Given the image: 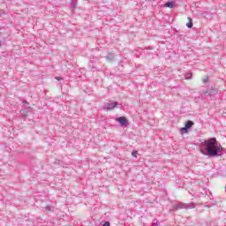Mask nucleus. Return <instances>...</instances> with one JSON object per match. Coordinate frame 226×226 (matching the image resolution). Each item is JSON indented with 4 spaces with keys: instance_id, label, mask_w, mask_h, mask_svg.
<instances>
[{
    "instance_id": "f257e3e1",
    "label": "nucleus",
    "mask_w": 226,
    "mask_h": 226,
    "mask_svg": "<svg viewBox=\"0 0 226 226\" xmlns=\"http://www.w3.org/2000/svg\"><path fill=\"white\" fill-rule=\"evenodd\" d=\"M201 146L205 147L208 156H218V154L222 153V150L223 149L222 145H220V143H218L216 140V138L206 139L203 143H201Z\"/></svg>"
},
{
    "instance_id": "f03ea898",
    "label": "nucleus",
    "mask_w": 226,
    "mask_h": 226,
    "mask_svg": "<svg viewBox=\"0 0 226 226\" xmlns=\"http://www.w3.org/2000/svg\"><path fill=\"white\" fill-rule=\"evenodd\" d=\"M117 121L122 125V126H125L126 124H128V120L126 119V117H120L117 118Z\"/></svg>"
},
{
    "instance_id": "7ed1b4c3",
    "label": "nucleus",
    "mask_w": 226,
    "mask_h": 226,
    "mask_svg": "<svg viewBox=\"0 0 226 226\" xmlns=\"http://www.w3.org/2000/svg\"><path fill=\"white\" fill-rule=\"evenodd\" d=\"M117 107V102L109 103L107 106L108 110H112V109H116Z\"/></svg>"
},
{
    "instance_id": "20e7f679",
    "label": "nucleus",
    "mask_w": 226,
    "mask_h": 226,
    "mask_svg": "<svg viewBox=\"0 0 226 226\" xmlns=\"http://www.w3.org/2000/svg\"><path fill=\"white\" fill-rule=\"evenodd\" d=\"M173 6H175L174 2H167V3L165 4V7H166V8H172Z\"/></svg>"
},
{
    "instance_id": "39448f33",
    "label": "nucleus",
    "mask_w": 226,
    "mask_h": 226,
    "mask_svg": "<svg viewBox=\"0 0 226 226\" xmlns=\"http://www.w3.org/2000/svg\"><path fill=\"white\" fill-rule=\"evenodd\" d=\"M189 22L186 24V26L191 29V27H193V23L192 22V18H188Z\"/></svg>"
},
{
    "instance_id": "423d86ee",
    "label": "nucleus",
    "mask_w": 226,
    "mask_h": 226,
    "mask_svg": "<svg viewBox=\"0 0 226 226\" xmlns=\"http://www.w3.org/2000/svg\"><path fill=\"white\" fill-rule=\"evenodd\" d=\"M192 126H193V122L192 121H188L185 124V127H187V129L191 128Z\"/></svg>"
},
{
    "instance_id": "0eeeda50",
    "label": "nucleus",
    "mask_w": 226,
    "mask_h": 226,
    "mask_svg": "<svg viewBox=\"0 0 226 226\" xmlns=\"http://www.w3.org/2000/svg\"><path fill=\"white\" fill-rule=\"evenodd\" d=\"M181 133H188V128L187 127H184L180 129Z\"/></svg>"
},
{
    "instance_id": "6e6552de",
    "label": "nucleus",
    "mask_w": 226,
    "mask_h": 226,
    "mask_svg": "<svg viewBox=\"0 0 226 226\" xmlns=\"http://www.w3.org/2000/svg\"><path fill=\"white\" fill-rule=\"evenodd\" d=\"M132 156H134L135 158H137V152H132Z\"/></svg>"
},
{
    "instance_id": "1a4fd4ad",
    "label": "nucleus",
    "mask_w": 226,
    "mask_h": 226,
    "mask_svg": "<svg viewBox=\"0 0 226 226\" xmlns=\"http://www.w3.org/2000/svg\"><path fill=\"white\" fill-rule=\"evenodd\" d=\"M207 80H209V78L203 79V82H207Z\"/></svg>"
},
{
    "instance_id": "9d476101",
    "label": "nucleus",
    "mask_w": 226,
    "mask_h": 226,
    "mask_svg": "<svg viewBox=\"0 0 226 226\" xmlns=\"http://www.w3.org/2000/svg\"><path fill=\"white\" fill-rule=\"evenodd\" d=\"M103 226H110V223L105 222V223L103 224Z\"/></svg>"
},
{
    "instance_id": "9b49d317",
    "label": "nucleus",
    "mask_w": 226,
    "mask_h": 226,
    "mask_svg": "<svg viewBox=\"0 0 226 226\" xmlns=\"http://www.w3.org/2000/svg\"><path fill=\"white\" fill-rule=\"evenodd\" d=\"M56 80H61V78L56 77Z\"/></svg>"
}]
</instances>
